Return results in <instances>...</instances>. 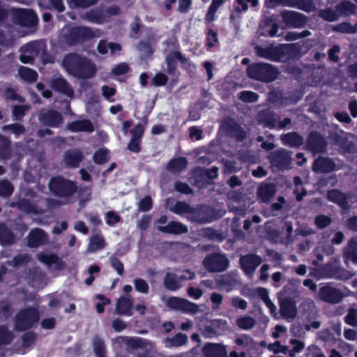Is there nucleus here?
Listing matches in <instances>:
<instances>
[{
	"mask_svg": "<svg viewBox=\"0 0 357 357\" xmlns=\"http://www.w3.org/2000/svg\"><path fill=\"white\" fill-rule=\"evenodd\" d=\"M50 190L57 198H53L47 201L49 209L70 203L72 196L77 190L75 183L71 181L64 179L61 177H55L49 183Z\"/></svg>",
	"mask_w": 357,
	"mask_h": 357,
	"instance_id": "nucleus-1",
	"label": "nucleus"
},
{
	"mask_svg": "<svg viewBox=\"0 0 357 357\" xmlns=\"http://www.w3.org/2000/svg\"><path fill=\"white\" fill-rule=\"evenodd\" d=\"M100 36L101 31L98 29L93 31L86 26L71 27L66 26L60 32V40L68 45H75L84 39L100 37Z\"/></svg>",
	"mask_w": 357,
	"mask_h": 357,
	"instance_id": "nucleus-2",
	"label": "nucleus"
},
{
	"mask_svg": "<svg viewBox=\"0 0 357 357\" xmlns=\"http://www.w3.org/2000/svg\"><path fill=\"white\" fill-rule=\"evenodd\" d=\"M38 312L35 308H26L21 310L15 319L16 330L22 331L31 328L38 321Z\"/></svg>",
	"mask_w": 357,
	"mask_h": 357,
	"instance_id": "nucleus-3",
	"label": "nucleus"
},
{
	"mask_svg": "<svg viewBox=\"0 0 357 357\" xmlns=\"http://www.w3.org/2000/svg\"><path fill=\"white\" fill-rule=\"evenodd\" d=\"M247 73L252 77L264 82H271L276 78L277 72L268 63H258L251 66Z\"/></svg>",
	"mask_w": 357,
	"mask_h": 357,
	"instance_id": "nucleus-4",
	"label": "nucleus"
},
{
	"mask_svg": "<svg viewBox=\"0 0 357 357\" xmlns=\"http://www.w3.org/2000/svg\"><path fill=\"white\" fill-rule=\"evenodd\" d=\"M10 12L13 22L22 26H33L37 22L36 15L31 10L12 8Z\"/></svg>",
	"mask_w": 357,
	"mask_h": 357,
	"instance_id": "nucleus-5",
	"label": "nucleus"
},
{
	"mask_svg": "<svg viewBox=\"0 0 357 357\" xmlns=\"http://www.w3.org/2000/svg\"><path fill=\"white\" fill-rule=\"evenodd\" d=\"M165 303L168 307L185 313L195 314L200 311L197 304L184 298L171 297L167 299Z\"/></svg>",
	"mask_w": 357,
	"mask_h": 357,
	"instance_id": "nucleus-6",
	"label": "nucleus"
},
{
	"mask_svg": "<svg viewBox=\"0 0 357 357\" xmlns=\"http://www.w3.org/2000/svg\"><path fill=\"white\" fill-rule=\"evenodd\" d=\"M205 268L211 272H222L229 266V260L225 255L213 254L208 256L204 261Z\"/></svg>",
	"mask_w": 357,
	"mask_h": 357,
	"instance_id": "nucleus-7",
	"label": "nucleus"
},
{
	"mask_svg": "<svg viewBox=\"0 0 357 357\" xmlns=\"http://www.w3.org/2000/svg\"><path fill=\"white\" fill-rule=\"evenodd\" d=\"M43 51V45L40 42H32L22 46L20 49V61L22 63H31Z\"/></svg>",
	"mask_w": 357,
	"mask_h": 357,
	"instance_id": "nucleus-8",
	"label": "nucleus"
},
{
	"mask_svg": "<svg viewBox=\"0 0 357 357\" xmlns=\"http://www.w3.org/2000/svg\"><path fill=\"white\" fill-rule=\"evenodd\" d=\"M195 277V274L189 271H185L181 275L168 273L165 279V286L167 289L175 291L181 287V282L183 280H192Z\"/></svg>",
	"mask_w": 357,
	"mask_h": 357,
	"instance_id": "nucleus-9",
	"label": "nucleus"
},
{
	"mask_svg": "<svg viewBox=\"0 0 357 357\" xmlns=\"http://www.w3.org/2000/svg\"><path fill=\"white\" fill-rule=\"evenodd\" d=\"M84 59L77 54H69L64 57L62 64L66 72L74 76L75 73L73 70H77Z\"/></svg>",
	"mask_w": 357,
	"mask_h": 357,
	"instance_id": "nucleus-10",
	"label": "nucleus"
},
{
	"mask_svg": "<svg viewBox=\"0 0 357 357\" xmlns=\"http://www.w3.org/2000/svg\"><path fill=\"white\" fill-rule=\"evenodd\" d=\"M284 50V47L283 45H270L265 47H258L257 48V52L260 56L273 61H278L282 57Z\"/></svg>",
	"mask_w": 357,
	"mask_h": 357,
	"instance_id": "nucleus-11",
	"label": "nucleus"
},
{
	"mask_svg": "<svg viewBox=\"0 0 357 357\" xmlns=\"http://www.w3.org/2000/svg\"><path fill=\"white\" fill-rule=\"evenodd\" d=\"M269 158L272 165L280 169L287 168L291 163L290 155L284 150L273 152Z\"/></svg>",
	"mask_w": 357,
	"mask_h": 357,
	"instance_id": "nucleus-12",
	"label": "nucleus"
},
{
	"mask_svg": "<svg viewBox=\"0 0 357 357\" xmlns=\"http://www.w3.org/2000/svg\"><path fill=\"white\" fill-rule=\"evenodd\" d=\"M38 259L46 266L56 270H61L64 267L63 262L56 255L48 252L39 253Z\"/></svg>",
	"mask_w": 357,
	"mask_h": 357,
	"instance_id": "nucleus-13",
	"label": "nucleus"
},
{
	"mask_svg": "<svg viewBox=\"0 0 357 357\" xmlns=\"http://www.w3.org/2000/svg\"><path fill=\"white\" fill-rule=\"evenodd\" d=\"M52 88L59 91L70 98L74 97V91L70 85L63 77H59L54 78L50 82Z\"/></svg>",
	"mask_w": 357,
	"mask_h": 357,
	"instance_id": "nucleus-14",
	"label": "nucleus"
},
{
	"mask_svg": "<svg viewBox=\"0 0 357 357\" xmlns=\"http://www.w3.org/2000/svg\"><path fill=\"white\" fill-rule=\"evenodd\" d=\"M73 71L75 73V77L82 79H89L96 74V68L92 62L85 58L80 68L77 70H74Z\"/></svg>",
	"mask_w": 357,
	"mask_h": 357,
	"instance_id": "nucleus-15",
	"label": "nucleus"
},
{
	"mask_svg": "<svg viewBox=\"0 0 357 357\" xmlns=\"http://www.w3.org/2000/svg\"><path fill=\"white\" fill-rule=\"evenodd\" d=\"M47 241V236L45 231L40 229H36L30 232L28 236L27 244L29 247L37 248L45 244Z\"/></svg>",
	"mask_w": 357,
	"mask_h": 357,
	"instance_id": "nucleus-16",
	"label": "nucleus"
},
{
	"mask_svg": "<svg viewBox=\"0 0 357 357\" xmlns=\"http://www.w3.org/2000/svg\"><path fill=\"white\" fill-rule=\"evenodd\" d=\"M319 296L322 300L333 303L340 302L342 298L341 294L338 290L328 285L321 288Z\"/></svg>",
	"mask_w": 357,
	"mask_h": 357,
	"instance_id": "nucleus-17",
	"label": "nucleus"
},
{
	"mask_svg": "<svg viewBox=\"0 0 357 357\" xmlns=\"http://www.w3.org/2000/svg\"><path fill=\"white\" fill-rule=\"evenodd\" d=\"M202 352L206 357H225L227 356L225 346L215 343L206 344L203 347Z\"/></svg>",
	"mask_w": 357,
	"mask_h": 357,
	"instance_id": "nucleus-18",
	"label": "nucleus"
},
{
	"mask_svg": "<svg viewBox=\"0 0 357 357\" xmlns=\"http://www.w3.org/2000/svg\"><path fill=\"white\" fill-rule=\"evenodd\" d=\"M280 312L285 319H293L297 313L296 303L289 298L282 299L280 301Z\"/></svg>",
	"mask_w": 357,
	"mask_h": 357,
	"instance_id": "nucleus-19",
	"label": "nucleus"
},
{
	"mask_svg": "<svg viewBox=\"0 0 357 357\" xmlns=\"http://www.w3.org/2000/svg\"><path fill=\"white\" fill-rule=\"evenodd\" d=\"M310 149L316 153L323 152L325 150L326 142L324 139L317 133H312L307 141Z\"/></svg>",
	"mask_w": 357,
	"mask_h": 357,
	"instance_id": "nucleus-20",
	"label": "nucleus"
},
{
	"mask_svg": "<svg viewBox=\"0 0 357 357\" xmlns=\"http://www.w3.org/2000/svg\"><path fill=\"white\" fill-rule=\"evenodd\" d=\"M158 229L163 233L180 234L186 233L188 231L187 227L178 222H170L167 225H158Z\"/></svg>",
	"mask_w": 357,
	"mask_h": 357,
	"instance_id": "nucleus-21",
	"label": "nucleus"
},
{
	"mask_svg": "<svg viewBox=\"0 0 357 357\" xmlns=\"http://www.w3.org/2000/svg\"><path fill=\"white\" fill-rule=\"evenodd\" d=\"M41 122L50 126H57L62 122L61 114L54 111L42 113L39 117Z\"/></svg>",
	"mask_w": 357,
	"mask_h": 357,
	"instance_id": "nucleus-22",
	"label": "nucleus"
},
{
	"mask_svg": "<svg viewBox=\"0 0 357 357\" xmlns=\"http://www.w3.org/2000/svg\"><path fill=\"white\" fill-rule=\"evenodd\" d=\"M313 169L317 172H329L336 169L335 165L329 159L320 158L315 160Z\"/></svg>",
	"mask_w": 357,
	"mask_h": 357,
	"instance_id": "nucleus-23",
	"label": "nucleus"
},
{
	"mask_svg": "<svg viewBox=\"0 0 357 357\" xmlns=\"http://www.w3.org/2000/svg\"><path fill=\"white\" fill-rule=\"evenodd\" d=\"M121 50V45L116 43H107L105 40H100L98 45V51L102 54L109 52L111 54H115Z\"/></svg>",
	"mask_w": 357,
	"mask_h": 357,
	"instance_id": "nucleus-24",
	"label": "nucleus"
},
{
	"mask_svg": "<svg viewBox=\"0 0 357 357\" xmlns=\"http://www.w3.org/2000/svg\"><path fill=\"white\" fill-rule=\"evenodd\" d=\"M132 303L126 297L120 298L116 303V313L122 315H132Z\"/></svg>",
	"mask_w": 357,
	"mask_h": 357,
	"instance_id": "nucleus-25",
	"label": "nucleus"
},
{
	"mask_svg": "<svg viewBox=\"0 0 357 357\" xmlns=\"http://www.w3.org/2000/svg\"><path fill=\"white\" fill-rule=\"evenodd\" d=\"M328 198L330 201L337 203L342 208H346L349 202H351L350 197H347L338 190H331L328 193Z\"/></svg>",
	"mask_w": 357,
	"mask_h": 357,
	"instance_id": "nucleus-26",
	"label": "nucleus"
},
{
	"mask_svg": "<svg viewBox=\"0 0 357 357\" xmlns=\"http://www.w3.org/2000/svg\"><path fill=\"white\" fill-rule=\"evenodd\" d=\"M68 128L73 132H89L93 130V126L91 121L88 120H82L74 121L68 125Z\"/></svg>",
	"mask_w": 357,
	"mask_h": 357,
	"instance_id": "nucleus-27",
	"label": "nucleus"
},
{
	"mask_svg": "<svg viewBox=\"0 0 357 357\" xmlns=\"http://www.w3.org/2000/svg\"><path fill=\"white\" fill-rule=\"evenodd\" d=\"M82 18L88 22L95 24H102L107 22L104 13L98 10H91L85 13Z\"/></svg>",
	"mask_w": 357,
	"mask_h": 357,
	"instance_id": "nucleus-28",
	"label": "nucleus"
},
{
	"mask_svg": "<svg viewBox=\"0 0 357 357\" xmlns=\"http://www.w3.org/2000/svg\"><path fill=\"white\" fill-rule=\"evenodd\" d=\"M178 60L182 63L186 61L185 59H183L182 55L178 52H173L166 56V63L167 65V71L170 75L174 74L175 70L174 61Z\"/></svg>",
	"mask_w": 357,
	"mask_h": 357,
	"instance_id": "nucleus-29",
	"label": "nucleus"
},
{
	"mask_svg": "<svg viewBox=\"0 0 357 357\" xmlns=\"http://www.w3.org/2000/svg\"><path fill=\"white\" fill-rule=\"evenodd\" d=\"M275 194V188L272 184L261 185L258 189V196L261 202H268Z\"/></svg>",
	"mask_w": 357,
	"mask_h": 357,
	"instance_id": "nucleus-30",
	"label": "nucleus"
},
{
	"mask_svg": "<svg viewBox=\"0 0 357 357\" xmlns=\"http://www.w3.org/2000/svg\"><path fill=\"white\" fill-rule=\"evenodd\" d=\"M225 0H212L205 16L206 22L210 23L216 20L215 14L218 8L224 3Z\"/></svg>",
	"mask_w": 357,
	"mask_h": 357,
	"instance_id": "nucleus-31",
	"label": "nucleus"
},
{
	"mask_svg": "<svg viewBox=\"0 0 357 357\" xmlns=\"http://www.w3.org/2000/svg\"><path fill=\"white\" fill-rule=\"evenodd\" d=\"M82 153L78 150H72L65 155V161L70 167H77L82 160Z\"/></svg>",
	"mask_w": 357,
	"mask_h": 357,
	"instance_id": "nucleus-32",
	"label": "nucleus"
},
{
	"mask_svg": "<svg viewBox=\"0 0 357 357\" xmlns=\"http://www.w3.org/2000/svg\"><path fill=\"white\" fill-rule=\"evenodd\" d=\"M18 75L22 79L29 82H35L38 77V74L35 70L24 66L19 68Z\"/></svg>",
	"mask_w": 357,
	"mask_h": 357,
	"instance_id": "nucleus-33",
	"label": "nucleus"
},
{
	"mask_svg": "<svg viewBox=\"0 0 357 357\" xmlns=\"http://www.w3.org/2000/svg\"><path fill=\"white\" fill-rule=\"evenodd\" d=\"M105 247V241L103 238L98 234L93 235L88 245V252H94Z\"/></svg>",
	"mask_w": 357,
	"mask_h": 357,
	"instance_id": "nucleus-34",
	"label": "nucleus"
},
{
	"mask_svg": "<svg viewBox=\"0 0 357 357\" xmlns=\"http://www.w3.org/2000/svg\"><path fill=\"white\" fill-rule=\"evenodd\" d=\"M188 162L184 158H178L172 160L168 165L167 169L172 172H178L184 169L187 166Z\"/></svg>",
	"mask_w": 357,
	"mask_h": 357,
	"instance_id": "nucleus-35",
	"label": "nucleus"
},
{
	"mask_svg": "<svg viewBox=\"0 0 357 357\" xmlns=\"http://www.w3.org/2000/svg\"><path fill=\"white\" fill-rule=\"evenodd\" d=\"M357 8L352 3L343 1L337 6V11L340 15H349L356 13Z\"/></svg>",
	"mask_w": 357,
	"mask_h": 357,
	"instance_id": "nucleus-36",
	"label": "nucleus"
},
{
	"mask_svg": "<svg viewBox=\"0 0 357 357\" xmlns=\"http://www.w3.org/2000/svg\"><path fill=\"white\" fill-rule=\"evenodd\" d=\"M257 293L266 305L269 308L271 313L275 316L276 307L269 298L267 290L264 288H259L257 289Z\"/></svg>",
	"mask_w": 357,
	"mask_h": 357,
	"instance_id": "nucleus-37",
	"label": "nucleus"
},
{
	"mask_svg": "<svg viewBox=\"0 0 357 357\" xmlns=\"http://www.w3.org/2000/svg\"><path fill=\"white\" fill-rule=\"evenodd\" d=\"M17 207L26 213H33L36 214H40L43 213L45 211V209H42L40 208H38V206L33 205L26 199H24L18 202Z\"/></svg>",
	"mask_w": 357,
	"mask_h": 357,
	"instance_id": "nucleus-38",
	"label": "nucleus"
},
{
	"mask_svg": "<svg viewBox=\"0 0 357 357\" xmlns=\"http://www.w3.org/2000/svg\"><path fill=\"white\" fill-rule=\"evenodd\" d=\"M245 10V0H235L234 3V12L231 16V20L236 23L241 15V13Z\"/></svg>",
	"mask_w": 357,
	"mask_h": 357,
	"instance_id": "nucleus-39",
	"label": "nucleus"
},
{
	"mask_svg": "<svg viewBox=\"0 0 357 357\" xmlns=\"http://www.w3.org/2000/svg\"><path fill=\"white\" fill-rule=\"evenodd\" d=\"M282 140L284 144L291 146H299L302 144V138L296 133H288L282 137Z\"/></svg>",
	"mask_w": 357,
	"mask_h": 357,
	"instance_id": "nucleus-40",
	"label": "nucleus"
},
{
	"mask_svg": "<svg viewBox=\"0 0 357 357\" xmlns=\"http://www.w3.org/2000/svg\"><path fill=\"white\" fill-rule=\"evenodd\" d=\"M188 337L183 333H178L172 338H168L165 340L167 347H180L187 342Z\"/></svg>",
	"mask_w": 357,
	"mask_h": 357,
	"instance_id": "nucleus-41",
	"label": "nucleus"
},
{
	"mask_svg": "<svg viewBox=\"0 0 357 357\" xmlns=\"http://www.w3.org/2000/svg\"><path fill=\"white\" fill-rule=\"evenodd\" d=\"M345 255L347 260H351L357 264V238H353L350 241Z\"/></svg>",
	"mask_w": 357,
	"mask_h": 357,
	"instance_id": "nucleus-42",
	"label": "nucleus"
},
{
	"mask_svg": "<svg viewBox=\"0 0 357 357\" xmlns=\"http://www.w3.org/2000/svg\"><path fill=\"white\" fill-rule=\"evenodd\" d=\"M219 285L226 291H230L236 284L237 280L229 275H224L217 280Z\"/></svg>",
	"mask_w": 357,
	"mask_h": 357,
	"instance_id": "nucleus-43",
	"label": "nucleus"
},
{
	"mask_svg": "<svg viewBox=\"0 0 357 357\" xmlns=\"http://www.w3.org/2000/svg\"><path fill=\"white\" fill-rule=\"evenodd\" d=\"M13 234L3 225H0V243L3 245H8L13 243Z\"/></svg>",
	"mask_w": 357,
	"mask_h": 357,
	"instance_id": "nucleus-44",
	"label": "nucleus"
},
{
	"mask_svg": "<svg viewBox=\"0 0 357 357\" xmlns=\"http://www.w3.org/2000/svg\"><path fill=\"white\" fill-rule=\"evenodd\" d=\"M93 351L97 357H105V345L103 342L98 337L93 340Z\"/></svg>",
	"mask_w": 357,
	"mask_h": 357,
	"instance_id": "nucleus-45",
	"label": "nucleus"
},
{
	"mask_svg": "<svg viewBox=\"0 0 357 357\" xmlns=\"http://www.w3.org/2000/svg\"><path fill=\"white\" fill-rule=\"evenodd\" d=\"M109 159V152L107 149H100L93 155V160L96 163L102 164Z\"/></svg>",
	"mask_w": 357,
	"mask_h": 357,
	"instance_id": "nucleus-46",
	"label": "nucleus"
},
{
	"mask_svg": "<svg viewBox=\"0 0 357 357\" xmlns=\"http://www.w3.org/2000/svg\"><path fill=\"white\" fill-rule=\"evenodd\" d=\"M72 8L87 7L97 2L98 0H66Z\"/></svg>",
	"mask_w": 357,
	"mask_h": 357,
	"instance_id": "nucleus-47",
	"label": "nucleus"
},
{
	"mask_svg": "<svg viewBox=\"0 0 357 357\" xmlns=\"http://www.w3.org/2000/svg\"><path fill=\"white\" fill-rule=\"evenodd\" d=\"M290 344L293 346L292 350L289 351L290 357H295L296 354L301 351L305 347V344L302 341L296 339L291 340Z\"/></svg>",
	"mask_w": 357,
	"mask_h": 357,
	"instance_id": "nucleus-48",
	"label": "nucleus"
},
{
	"mask_svg": "<svg viewBox=\"0 0 357 357\" xmlns=\"http://www.w3.org/2000/svg\"><path fill=\"white\" fill-rule=\"evenodd\" d=\"M320 15L324 20L330 22L337 20L340 16L337 11H334L331 9H326L321 11Z\"/></svg>",
	"mask_w": 357,
	"mask_h": 357,
	"instance_id": "nucleus-49",
	"label": "nucleus"
},
{
	"mask_svg": "<svg viewBox=\"0 0 357 357\" xmlns=\"http://www.w3.org/2000/svg\"><path fill=\"white\" fill-rule=\"evenodd\" d=\"M13 191V185L8 181L0 182V195L3 197L10 196Z\"/></svg>",
	"mask_w": 357,
	"mask_h": 357,
	"instance_id": "nucleus-50",
	"label": "nucleus"
},
{
	"mask_svg": "<svg viewBox=\"0 0 357 357\" xmlns=\"http://www.w3.org/2000/svg\"><path fill=\"white\" fill-rule=\"evenodd\" d=\"M13 338V333L6 328H0V344H9Z\"/></svg>",
	"mask_w": 357,
	"mask_h": 357,
	"instance_id": "nucleus-51",
	"label": "nucleus"
},
{
	"mask_svg": "<svg viewBox=\"0 0 357 357\" xmlns=\"http://www.w3.org/2000/svg\"><path fill=\"white\" fill-rule=\"evenodd\" d=\"M261 264V259L256 255H247V272L249 269L254 270Z\"/></svg>",
	"mask_w": 357,
	"mask_h": 357,
	"instance_id": "nucleus-52",
	"label": "nucleus"
},
{
	"mask_svg": "<svg viewBox=\"0 0 357 357\" xmlns=\"http://www.w3.org/2000/svg\"><path fill=\"white\" fill-rule=\"evenodd\" d=\"M96 298L98 300V302L96 305L97 312L98 313H102L104 312L105 306L109 305L110 303V301L102 294H98L96 296Z\"/></svg>",
	"mask_w": 357,
	"mask_h": 357,
	"instance_id": "nucleus-53",
	"label": "nucleus"
},
{
	"mask_svg": "<svg viewBox=\"0 0 357 357\" xmlns=\"http://www.w3.org/2000/svg\"><path fill=\"white\" fill-rule=\"evenodd\" d=\"M171 211L176 214H182L188 213L190 211V207L188 204L183 202H178L175 204Z\"/></svg>",
	"mask_w": 357,
	"mask_h": 357,
	"instance_id": "nucleus-54",
	"label": "nucleus"
},
{
	"mask_svg": "<svg viewBox=\"0 0 357 357\" xmlns=\"http://www.w3.org/2000/svg\"><path fill=\"white\" fill-rule=\"evenodd\" d=\"M3 130H10L16 136L20 135L24 132V128L23 126L17 123L10 124L5 126L3 128Z\"/></svg>",
	"mask_w": 357,
	"mask_h": 357,
	"instance_id": "nucleus-55",
	"label": "nucleus"
},
{
	"mask_svg": "<svg viewBox=\"0 0 357 357\" xmlns=\"http://www.w3.org/2000/svg\"><path fill=\"white\" fill-rule=\"evenodd\" d=\"M135 287L137 291L142 294H146L149 290L147 282L142 279H136L134 280Z\"/></svg>",
	"mask_w": 357,
	"mask_h": 357,
	"instance_id": "nucleus-56",
	"label": "nucleus"
},
{
	"mask_svg": "<svg viewBox=\"0 0 357 357\" xmlns=\"http://www.w3.org/2000/svg\"><path fill=\"white\" fill-rule=\"evenodd\" d=\"M268 348L271 351H273L274 353L286 354L288 351V348L287 347L281 345V344L279 342H275L274 343L270 344Z\"/></svg>",
	"mask_w": 357,
	"mask_h": 357,
	"instance_id": "nucleus-57",
	"label": "nucleus"
},
{
	"mask_svg": "<svg viewBox=\"0 0 357 357\" xmlns=\"http://www.w3.org/2000/svg\"><path fill=\"white\" fill-rule=\"evenodd\" d=\"M152 207V200L149 196L145 197L139 203V208L142 211H149Z\"/></svg>",
	"mask_w": 357,
	"mask_h": 357,
	"instance_id": "nucleus-58",
	"label": "nucleus"
},
{
	"mask_svg": "<svg viewBox=\"0 0 357 357\" xmlns=\"http://www.w3.org/2000/svg\"><path fill=\"white\" fill-rule=\"evenodd\" d=\"M346 322L351 326H357V310L351 309L345 317Z\"/></svg>",
	"mask_w": 357,
	"mask_h": 357,
	"instance_id": "nucleus-59",
	"label": "nucleus"
},
{
	"mask_svg": "<svg viewBox=\"0 0 357 357\" xmlns=\"http://www.w3.org/2000/svg\"><path fill=\"white\" fill-rule=\"evenodd\" d=\"M310 35V31H303L301 33L290 32L286 35V39L288 40H294L299 38H304Z\"/></svg>",
	"mask_w": 357,
	"mask_h": 357,
	"instance_id": "nucleus-60",
	"label": "nucleus"
},
{
	"mask_svg": "<svg viewBox=\"0 0 357 357\" xmlns=\"http://www.w3.org/2000/svg\"><path fill=\"white\" fill-rule=\"evenodd\" d=\"M167 82V77L162 73H158L153 78V84L155 86H163Z\"/></svg>",
	"mask_w": 357,
	"mask_h": 357,
	"instance_id": "nucleus-61",
	"label": "nucleus"
},
{
	"mask_svg": "<svg viewBox=\"0 0 357 357\" xmlns=\"http://www.w3.org/2000/svg\"><path fill=\"white\" fill-rule=\"evenodd\" d=\"M106 216H107L106 222L107 225H109L110 226L114 225L116 223H117L120 220L119 215L112 211L107 212L106 214Z\"/></svg>",
	"mask_w": 357,
	"mask_h": 357,
	"instance_id": "nucleus-62",
	"label": "nucleus"
},
{
	"mask_svg": "<svg viewBox=\"0 0 357 357\" xmlns=\"http://www.w3.org/2000/svg\"><path fill=\"white\" fill-rule=\"evenodd\" d=\"M187 292L188 295L195 300H199L203 295L202 290L195 287H188Z\"/></svg>",
	"mask_w": 357,
	"mask_h": 357,
	"instance_id": "nucleus-63",
	"label": "nucleus"
},
{
	"mask_svg": "<svg viewBox=\"0 0 357 357\" xmlns=\"http://www.w3.org/2000/svg\"><path fill=\"white\" fill-rule=\"evenodd\" d=\"M218 42V34L212 30H209L206 38V45L208 47L214 46Z\"/></svg>",
	"mask_w": 357,
	"mask_h": 357,
	"instance_id": "nucleus-64",
	"label": "nucleus"
}]
</instances>
